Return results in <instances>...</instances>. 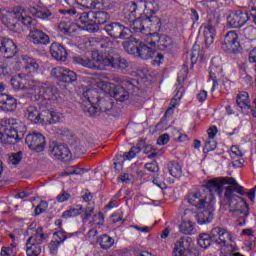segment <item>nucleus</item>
I'll return each instance as SVG.
<instances>
[{
    "mask_svg": "<svg viewBox=\"0 0 256 256\" xmlns=\"http://www.w3.org/2000/svg\"><path fill=\"white\" fill-rule=\"evenodd\" d=\"M0 19L10 31H21L22 25L30 29V41L34 45H49L50 38L45 32L35 28L37 20H33L31 16L27 15V11L21 7H16L13 10L1 9Z\"/></svg>",
    "mask_w": 256,
    "mask_h": 256,
    "instance_id": "nucleus-1",
    "label": "nucleus"
},
{
    "mask_svg": "<svg viewBox=\"0 0 256 256\" xmlns=\"http://www.w3.org/2000/svg\"><path fill=\"white\" fill-rule=\"evenodd\" d=\"M76 65H82V67H87V69H97L99 71H105L106 67H111L112 69H127L129 63L127 60L121 56H112L107 53H100L99 51L92 52V60L86 56H76L73 58Z\"/></svg>",
    "mask_w": 256,
    "mask_h": 256,
    "instance_id": "nucleus-2",
    "label": "nucleus"
},
{
    "mask_svg": "<svg viewBox=\"0 0 256 256\" xmlns=\"http://www.w3.org/2000/svg\"><path fill=\"white\" fill-rule=\"evenodd\" d=\"M84 105L83 111L90 117H97L100 113H107L113 109V99L111 96L106 95L100 98L99 92L94 89H88L83 92Z\"/></svg>",
    "mask_w": 256,
    "mask_h": 256,
    "instance_id": "nucleus-3",
    "label": "nucleus"
},
{
    "mask_svg": "<svg viewBox=\"0 0 256 256\" xmlns=\"http://www.w3.org/2000/svg\"><path fill=\"white\" fill-rule=\"evenodd\" d=\"M27 133L25 124L17 123L13 118H5L0 121V143L3 145H15L19 143Z\"/></svg>",
    "mask_w": 256,
    "mask_h": 256,
    "instance_id": "nucleus-4",
    "label": "nucleus"
},
{
    "mask_svg": "<svg viewBox=\"0 0 256 256\" xmlns=\"http://www.w3.org/2000/svg\"><path fill=\"white\" fill-rule=\"evenodd\" d=\"M146 15H141L137 18V3L129 2L123 9V14L121 16V21L130 24V29L134 33H141L142 35H147V27L145 24Z\"/></svg>",
    "mask_w": 256,
    "mask_h": 256,
    "instance_id": "nucleus-5",
    "label": "nucleus"
},
{
    "mask_svg": "<svg viewBox=\"0 0 256 256\" xmlns=\"http://www.w3.org/2000/svg\"><path fill=\"white\" fill-rule=\"evenodd\" d=\"M27 233L28 235L31 234V236L26 241V255H41V244L45 243V239H47L49 235L43 232V227L35 228L33 224L29 226Z\"/></svg>",
    "mask_w": 256,
    "mask_h": 256,
    "instance_id": "nucleus-6",
    "label": "nucleus"
},
{
    "mask_svg": "<svg viewBox=\"0 0 256 256\" xmlns=\"http://www.w3.org/2000/svg\"><path fill=\"white\" fill-rule=\"evenodd\" d=\"M109 19H111V16L105 11L82 12L77 20V24L79 27L82 25L83 29L89 30L93 25H105Z\"/></svg>",
    "mask_w": 256,
    "mask_h": 256,
    "instance_id": "nucleus-7",
    "label": "nucleus"
},
{
    "mask_svg": "<svg viewBox=\"0 0 256 256\" xmlns=\"http://www.w3.org/2000/svg\"><path fill=\"white\" fill-rule=\"evenodd\" d=\"M146 43L154 49H159L160 51H171L173 49V39L167 35H159V33H149L145 39Z\"/></svg>",
    "mask_w": 256,
    "mask_h": 256,
    "instance_id": "nucleus-8",
    "label": "nucleus"
},
{
    "mask_svg": "<svg viewBox=\"0 0 256 256\" xmlns=\"http://www.w3.org/2000/svg\"><path fill=\"white\" fill-rule=\"evenodd\" d=\"M104 30L113 39H129L131 35V30L119 22L107 24Z\"/></svg>",
    "mask_w": 256,
    "mask_h": 256,
    "instance_id": "nucleus-9",
    "label": "nucleus"
},
{
    "mask_svg": "<svg viewBox=\"0 0 256 256\" xmlns=\"http://www.w3.org/2000/svg\"><path fill=\"white\" fill-rule=\"evenodd\" d=\"M25 143L28 145L29 149H32L34 153H43L45 145H47L45 136L36 132L27 134Z\"/></svg>",
    "mask_w": 256,
    "mask_h": 256,
    "instance_id": "nucleus-10",
    "label": "nucleus"
},
{
    "mask_svg": "<svg viewBox=\"0 0 256 256\" xmlns=\"http://www.w3.org/2000/svg\"><path fill=\"white\" fill-rule=\"evenodd\" d=\"M241 43H239V36L236 31H229L222 42V49L226 53H239Z\"/></svg>",
    "mask_w": 256,
    "mask_h": 256,
    "instance_id": "nucleus-11",
    "label": "nucleus"
},
{
    "mask_svg": "<svg viewBox=\"0 0 256 256\" xmlns=\"http://www.w3.org/2000/svg\"><path fill=\"white\" fill-rule=\"evenodd\" d=\"M193 238L189 236H183L174 243L172 250V256H188L191 253V244Z\"/></svg>",
    "mask_w": 256,
    "mask_h": 256,
    "instance_id": "nucleus-12",
    "label": "nucleus"
},
{
    "mask_svg": "<svg viewBox=\"0 0 256 256\" xmlns=\"http://www.w3.org/2000/svg\"><path fill=\"white\" fill-rule=\"evenodd\" d=\"M251 19L249 12L247 10H237L232 12L228 16V25L233 29H239L243 27Z\"/></svg>",
    "mask_w": 256,
    "mask_h": 256,
    "instance_id": "nucleus-13",
    "label": "nucleus"
},
{
    "mask_svg": "<svg viewBox=\"0 0 256 256\" xmlns=\"http://www.w3.org/2000/svg\"><path fill=\"white\" fill-rule=\"evenodd\" d=\"M51 76L62 83H75L77 74L65 67H55L51 70Z\"/></svg>",
    "mask_w": 256,
    "mask_h": 256,
    "instance_id": "nucleus-14",
    "label": "nucleus"
},
{
    "mask_svg": "<svg viewBox=\"0 0 256 256\" xmlns=\"http://www.w3.org/2000/svg\"><path fill=\"white\" fill-rule=\"evenodd\" d=\"M78 5L84 9H113L116 5L113 0H78Z\"/></svg>",
    "mask_w": 256,
    "mask_h": 256,
    "instance_id": "nucleus-15",
    "label": "nucleus"
},
{
    "mask_svg": "<svg viewBox=\"0 0 256 256\" xmlns=\"http://www.w3.org/2000/svg\"><path fill=\"white\" fill-rule=\"evenodd\" d=\"M50 157L52 159H58L59 161H71V150L63 144H54L50 146Z\"/></svg>",
    "mask_w": 256,
    "mask_h": 256,
    "instance_id": "nucleus-16",
    "label": "nucleus"
},
{
    "mask_svg": "<svg viewBox=\"0 0 256 256\" xmlns=\"http://www.w3.org/2000/svg\"><path fill=\"white\" fill-rule=\"evenodd\" d=\"M254 108L251 107V100L249 99V93L242 91L236 96V105H238L241 111H251L252 117L256 118V98L253 100Z\"/></svg>",
    "mask_w": 256,
    "mask_h": 256,
    "instance_id": "nucleus-17",
    "label": "nucleus"
},
{
    "mask_svg": "<svg viewBox=\"0 0 256 256\" xmlns=\"http://www.w3.org/2000/svg\"><path fill=\"white\" fill-rule=\"evenodd\" d=\"M185 217H190V219H196L199 225H207L213 221V211L212 210H203L200 213L193 212L191 209H186L184 211Z\"/></svg>",
    "mask_w": 256,
    "mask_h": 256,
    "instance_id": "nucleus-18",
    "label": "nucleus"
},
{
    "mask_svg": "<svg viewBox=\"0 0 256 256\" xmlns=\"http://www.w3.org/2000/svg\"><path fill=\"white\" fill-rule=\"evenodd\" d=\"M210 237L212 243H216V245H220L221 247H225V245H227V240L231 239L229 232L221 227L213 228L210 232Z\"/></svg>",
    "mask_w": 256,
    "mask_h": 256,
    "instance_id": "nucleus-19",
    "label": "nucleus"
},
{
    "mask_svg": "<svg viewBox=\"0 0 256 256\" xmlns=\"http://www.w3.org/2000/svg\"><path fill=\"white\" fill-rule=\"evenodd\" d=\"M0 53L6 57V59H12L17 55V45L9 38H0Z\"/></svg>",
    "mask_w": 256,
    "mask_h": 256,
    "instance_id": "nucleus-20",
    "label": "nucleus"
},
{
    "mask_svg": "<svg viewBox=\"0 0 256 256\" xmlns=\"http://www.w3.org/2000/svg\"><path fill=\"white\" fill-rule=\"evenodd\" d=\"M25 116L31 123L40 124L45 123V109H37L35 106H28L25 112Z\"/></svg>",
    "mask_w": 256,
    "mask_h": 256,
    "instance_id": "nucleus-21",
    "label": "nucleus"
},
{
    "mask_svg": "<svg viewBox=\"0 0 256 256\" xmlns=\"http://www.w3.org/2000/svg\"><path fill=\"white\" fill-rule=\"evenodd\" d=\"M187 200L192 207H196V209H203L207 203V195L200 191L191 192L187 195Z\"/></svg>",
    "mask_w": 256,
    "mask_h": 256,
    "instance_id": "nucleus-22",
    "label": "nucleus"
},
{
    "mask_svg": "<svg viewBox=\"0 0 256 256\" xmlns=\"http://www.w3.org/2000/svg\"><path fill=\"white\" fill-rule=\"evenodd\" d=\"M0 109L6 112L15 111L17 109V99L11 95L0 93Z\"/></svg>",
    "mask_w": 256,
    "mask_h": 256,
    "instance_id": "nucleus-23",
    "label": "nucleus"
},
{
    "mask_svg": "<svg viewBox=\"0 0 256 256\" xmlns=\"http://www.w3.org/2000/svg\"><path fill=\"white\" fill-rule=\"evenodd\" d=\"M30 15L35 17L36 19H41L42 21H47V19H51L53 17V10L43 7V6H34L29 9Z\"/></svg>",
    "mask_w": 256,
    "mask_h": 256,
    "instance_id": "nucleus-24",
    "label": "nucleus"
},
{
    "mask_svg": "<svg viewBox=\"0 0 256 256\" xmlns=\"http://www.w3.org/2000/svg\"><path fill=\"white\" fill-rule=\"evenodd\" d=\"M205 187L207 191H209L211 197H213V194L215 193L220 199L223 198V184L221 183V178L208 180Z\"/></svg>",
    "mask_w": 256,
    "mask_h": 256,
    "instance_id": "nucleus-25",
    "label": "nucleus"
},
{
    "mask_svg": "<svg viewBox=\"0 0 256 256\" xmlns=\"http://www.w3.org/2000/svg\"><path fill=\"white\" fill-rule=\"evenodd\" d=\"M239 199L242 203V207L241 209L234 210V215L238 217V225L243 227V225L247 223V217H249V204H247V200H245V198L239 197Z\"/></svg>",
    "mask_w": 256,
    "mask_h": 256,
    "instance_id": "nucleus-26",
    "label": "nucleus"
},
{
    "mask_svg": "<svg viewBox=\"0 0 256 256\" xmlns=\"http://www.w3.org/2000/svg\"><path fill=\"white\" fill-rule=\"evenodd\" d=\"M40 97H42V99L45 101H52L53 103H56V101H59L61 96L59 94V88L46 84Z\"/></svg>",
    "mask_w": 256,
    "mask_h": 256,
    "instance_id": "nucleus-27",
    "label": "nucleus"
},
{
    "mask_svg": "<svg viewBox=\"0 0 256 256\" xmlns=\"http://www.w3.org/2000/svg\"><path fill=\"white\" fill-rule=\"evenodd\" d=\"M217 21L209 19L206 25L204 26V39L206 43V47L209 45H213V41L215 39V25Z\"/></svg>",
    "mask_w": 256,
    "mask_h": 256,
    "instance_id": "nucleus-28",
    "label": "nucleus"
},
{
    "mask_svg": "<svg viewBox=\"0 0 256 256\" xmlns=\"http://www.w3.org/2000/svg\"><path fill=\"white\" fill-rule=\"evenodd\" d=\"M50 53L56 61H67V50L63 45L54 42L50 46Z\"/></svg>",
    "mask_w": 256,
    "mask_h": 256,
    "instance_id": "nucleus-29",
    "label": "nucleus"
},
{
    "mask_svg": "<svg viewBox=\"0 0 256 256\" xmlns=\"http://www.w3.org/2000/svg\"><path fill=\"white\" fill-rule=\"evenodd\" d=\"M146 25V35H149V31H160L161 30V19L155 15L146 16L144 20Z\"/></svg>",
    "mask_w": 256,
    "mask_h": 256,
    "instance_id": "nucleus-30",
    "label": "nucleus"
},
{
    "mask_svg": "<svg viewBox=\"0 0 256 256\" xmlns=\"http://www.w3.org/2000/svg\"><path fill=\"white\" fill-rule=\"evenodd\" d=\"M46 85L47 84L39 80L27 79L26 89L32 91V93H34V95H36L37 97H41Z\"/></svg>",
    "mask_w": 256,
    "mask_h": 256,
    "instance_id": "nucleus-31",
    "label": "nucleus"
},
{
    "mask_svg": "<svg viewBox=\"0 0 256 256\" xmlns=\"http://www.w3.org/2000/svg\"><path fill=\"white\" fill-rule=\"evenodd\" d=\"M110 97H113L116 101L123 103L129 99V91L123 86H114L112 91H110Z\"/></svg>",
    "mask_w": 256,
    "mask_h": 256,
    "instance_id": "nucleus-32",
    "label": "nucleus"
},
{
    "mask_svg": "<svg viewBox=\"0 0 256 256\" xmlns=\"http://www.w3.org/2000/svg\"><path fill=\"white\" fill-rule=\"evenodd\" d=\"M157 55V50H155V47L148 46L147 44H140L139 45V51H138V57L140 59H153Z\"/></svg>",
    "mask_w": 256,
    "mask_h": 256,
    "instance_id": "nucleus-33",
    "label": "nucleus"
},
{
    "mask_svg": "<svg viewBox=\"0 0 256 256\" xmlns=\"http://www.w3.org/2000/svg\"><path fill=\"white\" fill-rule=\"evenodd\" d=\"M19 61L24 69H29L30 73H35V71L39 69V64L37 63L35 58H31L27 55H22Z\"/></svg>",
    "mask_w": 256,
    "mask_h": 256,
    "instance_id": "nucleus-34",
    "label": "nucleus"
},
{
    "mask_svg": "<svg viewBox=\"0 0 256 256\" xmlns=\"http://www.w3.org/2000/svg\"><path fill=\"white\" fill-rule=\"evenodd\" d=\"M44 115H45L44 123H49V125H53L55 123H61V121H63V114L57 111L45 109Z\"/></svg>",
    "mask_w": 256,
    "mask_h": 256,
    "instance_id": "nucleus-35",
    "label": "nucleus"
},
{
    "mask_svg": "<svg viewBox=\"0 0 256 256\" xmlns=\"http://www.w3.org/2000/svg\"><path fill=\"white\" fill-rule=\"evenodd\" d=\"M221 73H223V67L219 65L211 64L209 75H210V79L213 81V86L211 88L212 92L215 91V89L219 85L217 78L221 77Z\"/></svg>",
    "mask_w": 256,
    "mask_h": 256,
    "instance_id": "nucleus-36",
    "label": "nucleus"
},
{
    "mask_svg": "<svg viewBox=\"0 0 256 256\" xmlns=\"http://www.w3.org/2000/svg\"><path fill=\"white\" fill-rule=\"evenodd\" d=\"M220 181L223 185H231L233 186V190L238 193L239 195H245V188L243 186L239 185L237 180L233 177H220Z\"/></svg>",
    "mask_w": 256,
    "mask_h": 256,
    "instance_id": "nucleus-37",
    "label": "nucleus"
},
{
    "mask_svg": "<svg viewBox=\"0 0 256 256\" xmlns=\"http://www.w3.org/2000/svg\"><path fill=\"white\" fill-rule=\"evenodd\" d=\"M193 218L189 217V219H184L181 221L179 225L180 233L184 235H195V223L191 220Z\"/></svg>",
    "mask_w": 256,
    "mask_h": 256,
    "instance_id": "nucleus-38",
    "label": "nucleus"
},
{
    "mask_svg": "<svg viewBox=\"0 0 256 256\" xmlns=\"http://www.w3.org/2000/svg\"><path fill=\"white\" fill-rule=\"evenodd\" d=\"M10 83L14 89H27V75H15L11 78Z\"/></svg>",
    "mask_w": 256,
    "mask_h": 256,
    "instance_id": "nucleus-39",
    "label": "nucleus"
},
{
    "mask_svg": "<svg viewBox=\"0 0 256 256\" xmlns=\"http://www.w3.org/2000/svg\"><path fill=\"white\" fill-rule=\"evenodd\" d=\"M65 3H67V5H69V7H73L72 9H68V10H60V13H64L67 15H70V17H74V19H79V17H81V12L77 11V6L75 5H79V1L78 0H65Z\"/></svg>",
    "mask_w": 256,
    "mask_h": 256,
    "instance_id": "nucleus-40",
    "label": "nucleus"
},
{
    "mask_svg": "<svg viewBox=\"0 0 256 256\" xmlns=\"http://www.w3.org/2000/svg\"><path fill=\"white\" fill-rule=\"evenodd\" d=\"M83 205H76L62 213L63 219H70L71 217H79V215H83Z\"/></svg>",
    "mask_w": 256,
    "mask_h": 256,
    "instance_id": "nucleus-41",
    "label": "nucleus"
},
{
    "mask_svg": "<svg viewBox=\"0 0 256 256\" xmlns=\"http://www.w3.org/2000/svg\"><path fill=\"white\" fill-rule=\"evenodd\" d=\"M168 171L176 179H179L183 175V167L178 162H170L168 164Z\"/></svg>",
    "mask_w": 256,
    "mask_h": 256,
    "instance_id": "nucleus-42",
    "label": "nucleus"
},
{
    "mask_svg": "<svg viewBox=\"0 0 256 256\" xmlns=\"http://www.w3.org/2000/svg\"><path fill=\"white\" fill-rule=\"evenodd\" d=\"M98 242L101 249L104 250L111 249L112 245H115V239L107 234L100 236Z\"/></svg>",
    "mask_w": 256,
    "mask_h": 256,
    "instance_id": "nucleus-43",
    "label": "nucleus"
},
{
    "mask_svg": "<svg viewBox=\"0 0 256 256\" xmlns=\"http://www.w3.org/2000/svg\"><path fill=\"white\" fill-rule=\"evenodd\" d=\"M211 243H213L211 234L202 233L198 236V245H200L202 249H207L211 247Z\"/></svg>",
    "mask_w": 256,
    "mask_h": 256,
    "instance_id": "nucleus-44",
    "label": "nucleus"
},
{
    "mask_svg": "<svg viewBox=\"0 0 256 256\" xmlns=\"http://www.w3.org/2000/svg\"><path fill=\"white\" fill-rule=\"evenodd\" d=\"M75 24L71 22H60L58 25V29L60 33H64V35H71V33H75Z\"/></svg>",
    "mask_w": 256,
    "mask_h": 256,
    "instance_id": "nucleus-45",
    "label": "nucleus"
},
{
    "mask_svg": "<svg viewBox=\"0 0 256 256\" xmlns=\"http://www.w3.org/2000/svg\"><path fill=\"white\" fill-rule=\"evenodd\" d=\"M143 147L142 143H138L136 146L132 147L129 152L124 153V161L128 160L131 161V159H135L139 153H141V148Z\"/></svg>",
    "mask_w": 256,
    "mask_h": 256,
    "instance_id": "nucleus-46",
    "label": "nucleus"
},
{
    "mask_svg": "<svg viewBox=\"0 0 256 256\" xmlns=\"http://www.w3.org/2000/svg\"><path fill=\"white\" fill-rule=\"evenodd\" d=\"M21 159H23V153H11L7 156V161L10 165H19L21 163Z\"/></svg>",
    "mask_w": 256,
    "mask_h": 256,
    "instance_id": "nucleus-47",
    "label": "nucleus"
},
{
    "mask_svg": "<svg viewBox=\"0 0 256 256\" xmlns=\"http://www.w3.org/2000/svg\"><path fill=\"white\" fill-rule=\"evenodd\" d=\"M124 87L131 93H135V91H139V82L136 79H130L123 82Z\"/></svg>",
    "mask_w": 256,
    "mask_h": 256,
    "instance_id": "nucleus-48",
    "label": "nucleus"
},
{
    "mask_svg": "<svg viewBox=\"0 0 256 256\" xmlns=\"http://www.w3.org/2000/svg\"><path fill=\"white\" fill-rule=\"evenodd\" d=\"M243 35L246 39L253 41V39H256V28L253 25L246 26L243 29Z\"/></svg>",
    "mask_w": 256,
    "mask_h": 256,
    "instance_id": "nucleus-49",
    "label": "nucleus"
},
{
    "mask_svg": "<svg viewBox=\"0 0 256 256\" xmlns=\"http://www.w3.org/2000/svg\"><path fill=\"white\" fill-rule=\"evenodd\" d=\"M83 173H84V170L82 168L70 166L64 172H62L61 176L65 177L67 175H83Z\"/></svg>",
    "mask_w": 256,
    "mask_h": 256,
    "instance_id": "nucleus-50",
    "label": "nucleus"
},
{
    "mask_svg": "<svg viewBox=\"0 0 256 256\" xmlns=\"http://www.w3.org/2000/svg\"><path fill=\"white\" fill-rule=\"evenodd\" d=\"M54 237H56V241H58V243H65L66 239H69V237H71V234H67V232H65L63 229L54 232Z\"/></svg>",
    "mask_w": 256,
    "mask_h": 256,
    "instance_id": "nucleus-51",
    "label": "nucleus"
},
{
    "mask_svg": "<svg viewBox=\"0 0 256 256\" xmlns=\"http://www.w3.org/2000/svg\"><path fill=\"white\" fill-rule=\"evenodd\" d=\"M145 9H148L151 13H157L159 11V3L155 0H147L144 3Z\"/></svg>",
    "mask_w": 256,
    "mask_h": 256,
    "instance_id": "nucleus-52",
    "label": "nucleus"
},
{
    "mask_svg": "<svg viewBox=\"0 0 256 256\" xmlns=\"http://www.w3.org/2000/svg\"><path fill=\"white\" fill-rule=\"evenodd\" d=\"M125 49L129 55H134V57H139V46H135L133 42H128L127 46H125Z\"/></svg>",
    "mask_w": 256,
    "mask_h": 256,
    "instance_id": "nucleus-53",
    "label": "nucleus"
},
{
    "mask_svg": "<svg viewBox=\"0 0 256 256\" xmlns=\"http://www.w3.org/2000/svg\"><path fill=\"white\" fill-rule=\"evenodd\" d=\"M224 189V199L226 201V203H229V205H231V203H233V188H231V186H227V187H223Z\"/></svg>",
    "mask_w": 256,
    "mask_h": 256,
    "instance_id": "nucleus-54",
    "label": "nucleus"
},
{
    "mask_svg": "<svg viewBox=\"0 0 256 256\" xmlns=\"http://www.w3.org/2000/svg\"><path fill=\"white\" fill-rule=\"evenodd\" d=\"M215 149H217V142L211 139H207V141H205V145H204V153H209V151H215Z\"/></svg>",
    "mask_w": 256,
    "mask_h": 256,
    "instance_id": "nucleus-55",
    "label": "nucleus"
},
{
    "mask_svg": "<svg viewBox=\"0 0 256 256\" xmlns=\"http://www.w3.org/2000/svg\"><path fill=\"white\" fill-rule=\"evenodd\" d=\"M47 207H49V204L47 201L43 200L39 203V205L36 206L34 213L35 215H41V213H45L47 211Z\"/></svg>",
    "mask_w": 256,
    "mask_h": 256,
    "instance_id": "nucleus-56",
    "label": "nucleus"
},
{
    "mask_svg": "<svg viewBox=\"0 0 256 256\" xmlns=\"http://www.w3.org/2000/svg\"><path fill=\"white\" fill-rule=\"evenodd\" d=\"M187 77V67L184 65L183 71L178 74L177 78V87L180 89L183 87V83L185 82V78Z\"/></svg>",
    "mask_w": 256,
    "mask_h": 256,
    "instance_id": "nucleus-57",
    "label": "nucleus"
},
{
    "mask_svg": "<svg viewBox=\"0 0 256 256\" xmlns=\"http://www.w3.org/2000/svg\"><path fill=\"white\" fill-rule=\"evenodd\" d=\"M59 245H61V242L59 240H52L49 244V251L51 255H56L59 251Z\"/></svg>",
    "mask_w": 256,
    "mask_h": 256,
    "instance_id": "nucleus-58",
    "label": "nucleus"
},
{
    "mask_svg": "<svg viewBox=\"0 0 256 256\" xmlns=\"http://www.w3.org/2000/svg\"><path fill=\"white\" fill-rule=\"evenodd\" d=\"M144 168L146 169V171H150V173L159 172V164H157V162L146 163Z\"/></svg>",
    "mask_w": 256,
    "mask_h": 256,
    "instance_id": "nucleus-59",
    "label": "nucleus"
},
{
    "mask_svg": "<svg viewBox=\"0 0 256 256\" xmlns=\"http://www.w3.org/2000/svg\"><path fill=\"white\" fill-rule=\"evenodd\" d=\"M93 223L94 225H103V223H105V216L103 215V212H98L94 215Z\"/></svg>",
    "mask_w": 256,
    "mask_h": 256,
    "instance_id": "nucleus-60",
    "label": "nucleus"
},
{
    "mask_svg": "<svg viewBox=\"0 0 256 256\" xmlns=\"http://www.w3.org/2000/svg\"><path fill=\"white\" fill-rule=\"evenodd\" d=\"M198 58H199V45L194 44L192 47L190 59H191L192 63H195V62H197Z\"/></svg>",
    "mask_w": 256,
    "mask_h": 256,
    "instance_id": "nucleus-61",
    "label": "nucleus"
},
{
    "mask_svg": "<svg viewBox=\"0 0 256 256\" xmlns=\"http://www.w3.org/2000/svg\"><path fill=\"white\" fill-rule=\"evenodd\" d=\"M163 59H165V56H163V54H161V53L156 52V54L152 60V65H156L157 67H159V65H161V63H163Z\"/></svg>",
    "mask_w": 256,
    "mask_h": 256,
    "instance_id": "nucleus-62",
    "label": "nucleus"
},
{
    "mask_svg": "<svg viewBox=\"0 0 256 256\" xmlns=\"http://www.w3.org/2000/svg\"><path fill=\"white\" fill-rule=\"evenodd\" d=\"M94 213H95V207L93 206L86 207V209L84 210V215L82 216L83 221H86L87 219H89V217H91V215H93Z\"/></svg>",
    "mask_w": 256,
    "mask_h": 256,
    "instance_id": "nucleus-63",
    "label": "nucleus"
},
{
    "mask_svg": "<svg viewBox=\"0 0 256 256\" xmlns=\"http://www.w3.org/2000/svg\"><path fill=\"white\" fill-rule=\"evenodd\" d=\"M17 255L15 251L3 246L0 252V256H15Z\"/></svg>",
    "mask_w": 256,
    "mask_h": 256,
    "instance_id": "nucleus-64",
    "label": "nucleus"
}]
</instances>
